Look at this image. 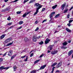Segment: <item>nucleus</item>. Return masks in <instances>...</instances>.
Wrapping results in <instances>:
<instances>
[{
  "mask_svg": "<svg viewBox=\"0 0 73 73\" xmlns=\"http://www.w3.org/2000/svg\"><path fill=\"white\" fill-rule=\"evenodd\" d=\"M54 14H55V12H52L50 15V20L49 21L50 22L51 21V20H52V18L53 17V16Z\"/></svg>",
  "mask_w": 73,
  "mask_h": 73,
  "instance_id": "f257e3e1",
  "label": "nucleus"
},
{
  "mask_svg": "<svg viewBox=\"0 0 73 73\" xmlns=\"http://www.w3.org/2000/svg\"><path fill=\"white\" fill-rule=\"evenodd\" d=\"M35 5L36 6V7H37V8H39V9H40V8H41V7H42V5H41L39 4V3H36L35 4Z\"/></svg>",
  "mask_w": 73,
  "mask_h": 73,
  "instance_id": "f03ea898",
  "label": "nucleus"
},
{
  "mask_svg": "<svg viewBox=\"0 0 73 73\" xmlns=\"http://www.w3.org/2000/svg\"><path fill=\"white\" fill-rule=\"evenodd\" d=\"M9 68V67H4V66H2L0 67V70H3L4 69H6L7 70Z\"/></svg>",
  "mask_w": 73,
  "mask_h": 73,
  "instance_id": "7ed1b4c3",
  "label": "nucleus"
},
{
  "mask_svg": "<svg viewBox=\"0 0 73 73\" xmlns=\"http://www.w3.org/2000/svg\"><path fill=\"white\" fill-rule=\"evenodd\" d=\"M12 40V38H9L6 40L4 42L5 44H7V42H9V41H10L11 40Z\"/></svg>",
  "mask_w": 73,
  "mask_h": 73,
  "instance_id": "20e7f679",
  "label": "nucleus"
},
{
  "mask_svg": "<svg viewBox=\"0 0 73 73\" xmlns=\"http://www.w3.org/2000/svg\"><path fill=\"white\" fill-rule=\"evenodd\" d=\"M13 54V51L12 50H10L8 52V55L9 56H11Z\"/></svg>",
  "mask_w": 73,
  "mask_h": 73,
  "instance_id": "39448f33",
  "label": "nucleus"
},
{
  "mask_svg": "<svg viewBox=\"0 0 73 73\" xmlns=\"http://www.w3.org/2000/svg\"><path fill=\"white\" fill-rule=\"evenodd\" d=\"M61 64H62V63H61V62H59V63L56 66V68H59V67H60V66H61Z\"/></svg>",
  "mask_w": 73,
  "mask_h": 73,
  "instance_id": "423d86ee",
  "label": "nucleus"
},
{
  "mask_svg": "<svg viewBox=\"0 0 73 73\" xmlns=\"http://www.w3.org/2000/svg\"><path fill=\"white\" fill-rule=\"evenodd\" d=\"M66 5V3H65L64 4L62 5L61 7V9H62V10H64V7H65Z\"/></svg>",
  "mask_w": 73,
  "mask_h": 73,
  "instance_id": "0eeeda50",
  "label": "nucleus"
},
{
  "mask_svg": "<svg viewBox=\"0 0 73 73\" xmlns=\"http://www.w3.org/2000/svg\"><path fill=\"white\" fill-rule=\"evenodd\" d=\"M49 41H50V40L48 38L46 39V40L45 41V44H47L49 43Z\"/></svg>",
  "mask_w": 73,
  "mask_h": 73,
  "instance_id": "6e6552de",
  "label": "nucleus"
},
{
  "mask_svg": "<svg viewBox=\"0 0 73 73\" xmlns=\"http://www.w3.org/2000/svg\"><path fill=\"white\" fill-rule=\"evenodd\" d=\"M73 50H72L70 51H69L68 53V56H70L72 53H73Z\"/></svg>",
  "mask_w": 73,
  "mask_h": 73,
  "instance_id": "1a4fd4ad",
  "label": "nucleus"
},
{
  "mask_svg": "<svg viewBox=\"0 0 73 73\" xmlns=\"http://www.w3.org/2000/svg\"><path fill=\"white\" fill-rule=\"evenodd\" d=\"M46 65H45L42 66H41L40 68L39 69V70H42V69H44L45 67H46Z\"/></svg>",
  "mask_w": 73,
  "mask_h": 73,
  "instance_id": "9d476101",
  "label": "nucleus"
},
{
  "mask_svg": "<svg viewBox=\"0 0 73 73\" xmlns=\"http://www.w3.org/2000/svg\"><path fill=\"white\" fill-rule=\"evenodd\" d=\"M58 52V50H55L54 51H53L51 52V54H52L54 55L55 54H56Z\"/></svg>",
  "mask_w": 73,
  "mask_h": 73,
  "instance_id": "9b49d317",
  "label": "nucleus"
},
{
  "mask_svg": "<svg viewBox=\"0 0 73 73\" xmlns=\"http://www.w3.org/2000/svg\"><path fill=\"white\" fill-rule=\"evenodd\" d=\"M39 9V8H36V12H35L34 14V15H37V13H38V12Z\"/></svg>",
  "mask_w": 73,
  "mask_h": 73,
  "instance_id": "f8f14e48",
  "label": "nucleus"
},
{
  "mask_svg": "<svg viewBox=\"0 0 73 73\" xmlns=\"http://www.w3.org/2000/svg\"><path fill=\"white\" fill-rule=\"evenodd\" d=\"M37 38H36V37H35V36H33V41H34V42H36V41H37Z\"/></svg>",
  "mask_w": 73,
  "mask_h": 73,
  "instance_id": "ddd939ff",
  "label": "nucleus"
},
{
  "mask_svg": "<svg viewBox=\"0 0 73 73\" xmlns=\"http://www.w3.org/2000/svg\"><path fill=\"white\" fill-rule=\"evenodd\" d=\"M62 44L63 46H66V45H68V43L67 42L65 41L64 43H63Z\"/></svg>",
  "mask_w": 73,
  "mask_h": 73,
  "instance_id": "4468645a",
  "label": "nucleus"
},
{
  "mask_svg": "<svg viewBox=\"0 0 73 73\" xmlns=\"http://www.w3.org/2000/svg\"><path fill=\"white\" fill-rule=\"evenodd\" d=\"M66 30L68 32H69L70 33L71 32V30H70L69 29H68V28H66Z\"/></svg>",
  "mask_w": 73,
  "mask_h": 73,
  "instance_id": "2eb2a0df",
  "label": "nucleus"
},
{
  "mask_svg": "<svg viewBox=\"0 0 73 73\" xmlns=\"http://www.w3.org/2000/svg\"><path fill=\"white\" fill-rule=\"evenodd\" d=\"M5 35H6L5 34L2 35L1 36V39H3V38H4V37L5 36Z\"/></svg>",
  "mask_w": 73,
  "mask_h": 73,
  "instance_id": "dca6fc26",
  "label": "nucleus"
},
{
  "mask_svg": "<svg viewBox=\"0 0 73 73\" xmlns=\"http://www.w3.org/2000/svg\"><path fill=\"white\" fill-rule=\"evenodd\" d=\"M35 1H36V0H31L30 1L29 4H31V3H34Z\"/></svg>",
  "mask_w": 73,
  "mask_h": 73,
  "instance_id": "f3484780",
  "label": "nucleus"
},
{
  "mask_svg": "<svg viewBox=\"0 0 73 73\" xmlns=\"http://www.w3.org/2000/svg\"><path fill=\"white\" fill-rule=\"evenodd\" d=\"M57 5H56L53 6L52 7V9H55V8H57Z\"/></svg>",
  "mask_w": 73,
  "mask_h": 73,
  "instance_id": "a211bd4d",
  "label": "nucleus"
},
{
  "mask_svg": "<svg viewBox=\"0 0 73 73\" xmlns=\"http://www.w3.org/2000/svg\"><path fill=\"white\" fill-rule=\"evenodd\" d=\"M17 54H15L13 56H11V60H12V59L14 58L16 56Z\"/></svg>",
  "mask_w": 73,
  "mask_h": 73,
  "instance_id": "6ab92c4d",
  "label": "nucleus"
},
{
  "mask_svg": "<svg viewBox=\"0 0 73 73\" xmlns=\"http://www.w3.org/2000/svg\"><path fill=\"white\" fill-rule=\"evenodd\" d=\"M31 73H36V70H33L30 72Z\"/></svg>",
  "mask_w": 73,
  "mask_h": 73,
  "instance_id": "aec40b11",
  "label": "nucleus"
},
{
  "mask_svg": "<svg viewBox=\"0 0 73 73\" xmlns=\"http://www.w3.org/2000/svg\"><path fill=\"white\" fill-rule=\"evenodd\" d=\"M57 64V62H55L52 64L51 65V66H55V65H56Z\"/></svg>",
  "mask_w": 73,
  "mask_h": 73,
  "instance_id": "412c9836",
  "label": "nucleus"
},
{
  "mask_svg": "<svg viewBox=\"0 0 73 73\" xmlns=\"http://www.w3.org/2000/svg\"><path fill=\"white\" fill-rule=\"evenodd\" d=\"M55 68H56L55 67H53L52 68V71L51 72V73H53V72L54 71V70Z\"/></svg>",
  "mask_w": 73,
  "mask_h": 73,
  "instance_id": "4be33fe9",
  "label": "nucleus"
},
{
  "mask_svg": "<svg viewBox=\"0 0 73 73\" xmlns=\"http://www.w3.org/2000/svg\"><path fill=\"white\" fill-rule=\"evenodd\" d=\"M60 15V14H58L55 16V18H57V17H59Z\"/></svg>",
  "mask_w": 73,
  "mask_h": 73,
  "instance_id": "5701e85b",
  "label": "nucleus"
},
{
  "mask_svg": "<svg viewBox=\"0 0 73 73\" xmlns=\"http://www.w3.org/2000/svg\"><path fill=\"white\" fill-rule=\"evenodd\" d=\"M13 44V42H12L11 43H10L7 44V46H9L10 45H11L12 44Z\"/></svg>",
  "mask_w": 73,
  "mask_h": 73,
  "instance_id": "b1692460",
  "label": "nucleus"
},
{
  "mask_svg": "<svg viewBox=\"0 0 73 73\" xmlns=\"http://www.w3.org/2000/svg\"><path fill=\"white\" fill-rule=\"evenodd\" d=\"M23 23H24L23 21H21L19 22V25H21L22 24H23Z\"/></svg>",
  "mask_w": 73,
  "mask_h": 73,
  "instance_id": "393cba45",
  "label": "nucleus"
},
{
  "mask_svg": "<svg viewBox=\"0 0 73 73\" xmlns=\"http://www.w3.org/2000/svg\"><path fill=\"white\" fill-rule=\"evenodd\" d=\"M13 69H14V71H16V69H17V67L15 66L13 67Z\"/></svg>",
  "mask_w": 73,
  "mask_h": 73,
  "instance_id": "a878e982",
  "label": "nucleus"
},
{
  "mask_svg": "<svg viewBox=\"0 0 73 73\" xmlns=\"http://www.w3.org/2000/svg\"><path fill=\"white\" fill-rule=\"evenodd\" d=\"M29 0H25L23 2V4H25V3L28 2V1H29Z\"/></svg>",
  "mask_w": 73,
  "mask_h": 73,
  "instance_id": "bb28decb",
  "label": "nucleus"
},
{
  "mask_svg": "<svg viewBox=\"0 0 73 73\" xmlns=\"http://www.w3.org/2000/svg\"><path fill=\"white\" fill-rule=\"evenodd\" d=\"M68 11V9H66L65 10L64 12V13H66V12H67Z\"/></svg>",
  "mask_w": 73,
  "mask_h": 73,
  "instance_id": "cd10ccee",
  "label": "nucleus"
},
{
  "mask_svg": "<svg viewBox=\"0 0 73 73\" xmlns=\"http://www.w3.org/2000/svg\"><path fill=\"white\" fill-rule=\"evenodd\" d=\"M39 44L40 45H42L44 44V42L42 41H41V42H39Z\"/></svg>",
  "mask_w": 73,
  "mask_h": 73,
  "instance_id": "c85d7f7f",
  "label": "nucleus"
},
{
  "mask_svg": "<svg viewBox=\"0 0 73 73\" xmlns=\"http://www.w3.org/2000/svg\"><path fill=\"white\" fill-rule=\"evenodd\" d=\"M54 46V45H52L50 46V50H51L52 49V47Z\"/></svg>",
  "mask_w": 73,
  "mask_h": 73,
  "instance_id": "c756f323",
  "label": "nucleus"
},
{
  "mask_svg": "<svg viewBox=\"0 0 73 73\" xmlns=\"http://www.w3.org/2000/svg\"><path fill=\"white\" fill-rule=\"evenodd\" d=\"M27 15V13H25L23 15V17H25Z\"/></svg>",
  "mask_w": 73,
  "mask_h": 73,
  "instance_id": "7c9ffc66",
  "label": "nucleus"
},
{
  "mask_svg": "<svg viewBox=\"0 0 73 73\" xmlns=\"http://www.w3.org/2000/svg\"><path fill=\"white\" fill-rule=\"evenodd\" d=\"M61 48L62 49H66V48H67V47H66V46H62V47H61Z\"/></svg>",
  "mask_w": 73,
  "mask_h": 73,
  "instance_id": "2f4dec72",
  "label": "nucleus"
},
{
  "mask_svg": "<svg viewBox=\"0 0 73 73\" xmlns=\"http://www.w3.org/2000/svg\"><path fill=\"white\" fill-rule=\"evenodd\" d=\"M39 61H40V60H36L34 62V64H36V63H37Z\"/></svg>",
  "mask_w": 73,
  "mask_h": 73,
  "instance_id": "473e14b6",
  "label": "nucleus"
},
{
  "mask_svg": "<svg viewBox=\"0 0 73 73\" xmlns=\"http://www.w3.org/2000/svg\"><path fill=\"white\" fill-rule=\"evenodd\" d=\"M11 18L10 16L7 19V20L9 21L11 20Z\"/></svg>",
  "mask_w": 73,
  "mask_h": 73,
  "instance_id": "72a5a7b5",
  "label": "nucleus"
},
{
  "mask_svg": "<svg viewBox=\"0 0 73 73\" xmlns=\"http://www.w3.org/2000/svg\"><path fill=\"white\" fill-rule=\"evenodd\" d=\"M28 56H27L26 57V58L25 59V61H27L28 60Z\"/></svg>",
  "mask_w": 73,
  "mask_h": 73,
  "instance_id": "f704fd0d",
  "label": "nucleus"
},
{
  "mask_svg": "<svg viewBox=\"0 0 73 73\" xmlns=\"http://www.w3.org/2000/svg\"><path fill=\"white\" fill-rule=\"evenodd\" d=\"M7 11V10L6 9H4L2 10V12H5L6 11Z\"/></svg>",
  "mask_w": 73,
  "mask_h": 73,
  "instance_id": "c9c22d12",
  "label": "nucleus"
},
{
  "mask_svg": "<svg viewBox=\"0 0 73 73\" xmlns=\"http://www.w3.org/2000/svg\"><path fill=\"white\" fill-rule=\"evenodd\" d=\"M47 21V19H46L44 20L42 22V23H44V22H45V21Z\"/></svg>",
  "mask_w": 73,
  "mask_h": 73,
  "instance_id": "e433bc0d",
  "label": "nucleus"
},
{
  "mask_svg": "<svg viewBox=\"0 0 73 73\" xmlns=\"http://www.w3.org/2000/svg\"><path fill=\"white\" fill-rule=\"evenodd\" d=\"M12 23L11 22L7 24L8 25H12Z\"/></svg>",
  "mask_w": 73,
  "mask_h": 73,
  "instance_id": "4c0bfd02",
  "label": "nucleus"
},
{
  "mask_svg": "<svg viewBox=\"0 0 73 73\" xmlns=\"http://www.w3.org/2000/svg\"><path fill=\"white\" fill-rule=\"evenodd\" d=\"M39 28L38 27H37L36 28V29L35 30V31H37L38 30Z\"/></svg>",
  "mask_w": 73,
  "mask_h": 73,
  "instance_id": "58836bf2",
  "label": "nucleus"
},
{
  "mask_svg": "<svg viewBox=\"0 0 73 73\" xmlns=\"http://www.w3.org/2000/svg\"><path fill=\"white\" fill-rule=\"evenodd\" d=\"M40 37H41V36H38V37H37L36 38L37 39H39V38H40Z\"/></svg>",
  "mask_w": 73,
  "mask_h": 73,
  "instance_id": "ea45409f",
  "label": "nucleus"
},
{
  "mask_svg": "<svg viewBox=\"0 0 73 73\" xmlns=\"http://www.w3.org/2000/svg\"><path fill=\"white\" fill-rule=\"evenodd\" d=\"M21 11H17V14H20V13H21Z\"/></svg>",
  "mask_w": 73,
  "mask_h": 73,
  "instance_id": "a19ab883",
  "label": "nucleus"
},
{
  "mask_svg": "<svg viewBox=\"0 0 73 73\" xmlns=\"http://www.w3.org/2000/svg\"><path fill=\"white\" fill-rule=\"evenodd\" d=\"M18 0H15V1H13L11 2V3H15V2H17V1H18Z\"/></svg>",
  "mask_w": 73,
  "mask_h": 73,
  "instance_id": "79ce46f5",
  "label": "nucleus"
},
{
  "mask_svg": "<svg viewBox=\"0 0 73 73\" xmlns=\"http://www.w3.org/2000/svg\"><path fill=\"white\" fill-rule=\"evenodd\" d=\"M67 25H68V27H70V25H71V24H70V23H69L67 24Z\"/></svg>",
  "mask_w": 73,
  "mask_h": 73,
  "instance_id": "37998d69",
  "label": "nucleus"
},
{
  "mask_svg": "<svg viewBox=\"0 0 73 73\" xmlns=\"http://www.w3.org/2000/svg\"><path fill=\"white\" fill-rule=\"evenodd\" d=\"M31 11H29V12L27 13H26V14L27 15H28L29 14V13H31Z\"/></svg>",
  "mask_w": 73,
  "mask_h": 73,
  "instance_id": "c03bdc74",
  "label": "nucleus"
},
{
  "mask_svg": "<svg viewBox=\"0 0 73 73\" xmlns=\"http://www.w3.org/2000/svg\"><path fill=\"white\" fill-rule=\"evenodd\" d=\"M72 21H73V20H70L69 21V23H72Z\"/></svg>",
  "mask_w": 73,
  "mask_h": 73,
  "instance_id": "a18cd8bd",
  "label": "nucleus"
},
{
  "mask_svg": "<svg viewBox=\"0 0 73 73\" xmlns=\"http://www.w3.org/2000/svg\"><path fill=\"white\" fill-rule=\"evenodd\" d=\"M8 53V52H5L3 55V56H6V55L7 54V53Z\"/></svg>",
  "mask_w": 73,
  "mask_h": 73,
  "instance_id": "49530a36",
  "label": "nucleus"
},
{
  "mask_svg": "<svg viewBox=\"0 0 73 73\" xmlns=\"http://www.w3.org/2000/svg\"><path fill=\"white\" fill-rule=\"evenodd\" d=\"M26 57V56L25 55L23 56H21V58H25Z\"/></svg>",
  "mask_w": 73,
  "mask_h": 73,
  "instance_id": "de8ad7c7",
  "label": "nucleus"
},
{
  "mask_svg": "<svg viewBox=\"0 0 73 73\" xmlns=\"http://www.w3.org/2000/svg\"><path fill=\"white\" fill-rule=\"evenodd\" d=\"M3 60V58H0V62H2Z\"/></svg>",
  "mask_w": 73,
  "mask_h": 73,
  "instance_id": "09e8293b",
  "label": "nucleus"
},
{
  "mask_svg": "<svg viewBox=\"0 0 73 73\" xmlns=\"http://www.w3.org/2000/svg\"><path fill=\"white\" fill-rule=\"evenodd\" d=\"M45 10V8H43L42 10V12H43V11H44Z\"/></svg>",
  "mask_w": 73,
  "mask_h": 73,
  "instance_id": "8fccbe9b",
  "label": "nucleus"
},
{
  "mask_svg": "<svg viewBox=\"0 0 73 73\" xmlns=\"http://www.w3.org/2000/svg\"><path fill=\"white\" fill-rule=\"evenodd\" d=\"M33 53H32L30 55V57H32V56H33Z\"/></svg>",
  "mask_w": 73,
  "mask_h": 73,
  "instance_id": "3c124183",
  "label": "nucleus"
},
{
  "mask_svg": "<svg viewBox=\"0 0 73 73\" xmlns=\"http://www.w3.org/2000/svg\"><path fill=\"white\" fill-rule=\"evenodd\" d=\"M13 27V26H11V27H9V28H8V29H12V28Z\"/></svg>",
  "mask_w": 73,
  "mask_h": 73,
  "instance_id": "603ef678",
  "label": "nucleus"
},
{
  "mask_svg": "<svg viewBox=\"0 0 73 73\" xmlns=\"http://www.w3.org/2000/svg\"><path fill=\"white\" fill-rule=\"evenodd\" d=\"M44 54H42L41 55H40V56L39 57L40 58H41V57H42V56H44Z\"/></svg>",
  "mask_w": 73,
  "mask_h": 73,
  "instance_id": "864d4df0",
  "label": "nucleus"
},
{
  "mask_svg": "<svg viewBox=\"0 0 73 73\" xmlns=\"http://www.w3.org/2000/svg\"><path fill=\"white\" fill-rule=\"evenodd\" d=\"M22 28V26L20 27H19V28H18L17 30H18V29H21V28Z\"/></svg>",
  "mask_w": 73,
  "mask_h": 73,
  "instance_id": "5fc2aeb1",
  "label": "nucleus"
},
{
  "mask_svg": "<svg viewBox=\"0 0 73 73\" xmlns=\"http://www.w3.org/2000/svg\"><path fill=\"white\" fill-rule=\"evenodd\" d=\"M69 16H70V15H69V14H68L67 16L68 19H69Z\"/></svg>",
  "mask_w": 73,
  "mask_h": 73,
  "instance_id": "6e6d98bb",
  "label": "nucleus"
},
{
  "mask_svg": "<svg viewBox=\"0 0 73 73\" xmlns=\"http://www.w3.org/2000/svg\"><path fill=\"white\" fill-rule=\"evenodd\" d=\"M4 1H5V3H7V1H8V0H4Z\"/></svg>",
  "mask_w": 73,
  "mask_h": 73,
  "instance_id": "4d7b16f0",
  "label": "nucleus"
},
{
  "mask_svg": "<svg viewBox=\"0 0 73 73\" xmlns=\"http://www.w3.org/2000/svg\"><path fill=\"white\" fill-rule=\"evenodd\" d=\"M60 72V70H56V72Z\"/></svg>",
  "mask_w": 73,
  "mask_h": 73,
  "instance_id": "13d9d810",
  "label": "nucleus"
},
{
  "mask_svg": "<svg viewBox=\"0 0 73 73\" xmlns=\"http://www.w3.org/2000/svg\"><path fill=\"white\" fill-rule=\"evenodd\" d=\"M58 31H55L54 32V33H58Z\"/></svg>",
  "mask_w": 73,
  "mask_h": 73,
  "instance_id": "bf43d9fd",
  "label": "nucleus"
},
{
  "mask_svg": "<svg viewBox=\"0 0 73 73\" xmlns=\"http://www.w3.org/2000/svg\"><path fill=\"white\" fill-rule=\"evenodd\" d=\"M73 7H72L70 9V10H72V9H73Z\"/></svg>",
  "mask_w": 73,
  "mask_h": 73,
  "instance_id": "052dcab7",
  "label": "nucleus"
},
{
  "mask_svg": "<svg viewBox=\"0 0 73 73\" xmlns=\"http://www.w3.org/2000/svg\"><path fill=\"white\" fill-rule=\"evenodd\" d=\"M68 43H70V42H71V41L70 40L68 41Z\"/></svg>",
  "mask_w": 73,
  "mask_h": 73,
  "instance_id": "680f3d73",
  "label": "nucleus"
},
{
  "mask_svg": "<svg viewBox=\"0 0 73 73\" xmlns=\"http://www.w3.org/2000/svg\"><path fill=\"white\" fill-rule=\"evenodd\" d=\"M50 51H49V50H48L47 52L48 53H50Z\"/></svg>",
  "mask_w": 73,
  "mask_h": 73,
  "instance_id": "e2e57ef3",
  "label": "nucleus"
},
{
  "mask_svg": "<svg viewBox=\"0 0 73 73\" xmlns=\"http://www.w3.org/2000/svg\"><path fill=\"white\" fill-rule=\"evenodd\" d=\"M5 6V5L4 4H3L2 7V8H4V7Z\"/></svg>",
  "mask_w": 73,
  "mask_h": 73,
  "instance_id": "0e129e2a",
  "label": "nucleus"
},
{
  "mask_svg": "<svg viewBox=\"0 0 73 73\" xmlns=\"http://www.w3.org/2000/svg\"><path fill=\"white\" fill-rule=\"evenodd\" d=\"M35 24H37V21H36L35 22Z\"/></svg>",
  "mask_w": 73,
  "mask_h": 73,
  "instance_id": "69168bd1",
  "label": "nucleus"
},
{
  "mask_svg": "<svg viewBox=\"0 0 73 73\" xmlns=\"http://www.w3.org/2000/svg\"><path fill=\"white\" fill-rule=\"evenodd\" d=\"M27 38H25V40H27Z\"/></svg>",
  "mask_w": 73,
  "mask_h": 73,
  "instance_id": "338daca9",
  "label": "nucleus"
},
{
  "mask_svg": "<svg viewBox=\"0 0 73 73\" xmlns=\"http://www.w3.org/2000/svg\"><path fill=\"white\" fill-rule=\"evenodd\" d=\"M72 58H73V53L72 54Z\"/></svg>",
  "mask_w": 73,
  "mask_h": 73,
  "instance_id": "774afa93",
  "label": "nucleus"
}]
</instances>
